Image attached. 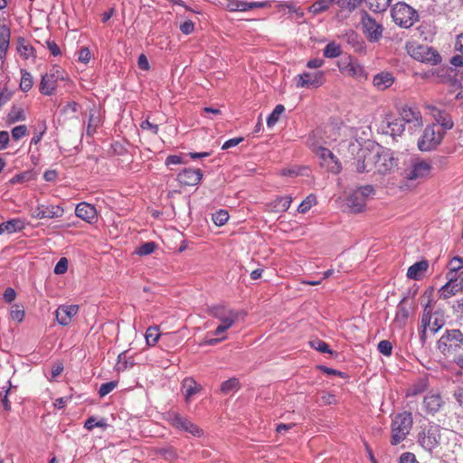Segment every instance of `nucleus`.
<instances>
[{"mask_svg":"<svg viewBox=\"0 0 463 463\" xmlns=\"http://www.w3.org/2000/svg\"><path fill=\"white\" fill-rule=\"evenodd\" d=\"M412 422V415L408 411L398 413L394 417L392 422V445H398L406 439L411 430Z\"/></svg>","mask_w":463,"mask_h":463,"instance_id":"f257e3e1","label":"nucleus"},{"mask_svg":"<svg viewBox=\"0 0 463 463\" xmlns=\"http://www.w3.org/2000/svg\"><path fill=\"white\" fill-rule=\"evenodd\" d=\"M437 348L444 355L463 351V334L458 329L447 330L439 339Z\"/></svg>","mask_w":463,"mask_h":463,"instance_id":"f03ea898","label":"nucleus"},{"mask_svg":"<svg viewBox=\"0 0 463 463\" xmlns=\"http://www.w3.org/2000/svg\"><path fill=\"white\" fill-rule=\"evenodd\" d=\"M210 315L221 321V324L213 332V335L220 336L232 326L238 317L237 312L223 306H214L210 309Z\"/></svg>","mask_w":463,"mask_h":463,"instance_id":"7ed1b4c3","label":"nucleus"},{"mask_svg":"<svg viewBox=\"0 0 463 463\" xmlns=\"http://www.w3.org/2000/svg\"><path fill=\"white\" fill-rule=\"evenodd\" d=\"M408 53L415 60L430 65L441 62L440 54L432 47L411 43L407 45Z\"/></svg>","mask_w":463,"mask_h":463,"instance_id":"20e7f679","label":"nucleus"},{"mask_svg":"<svg viewBox=\"0 0 463 463\" xmlns=\"http://www.w3.org/2000/svg\"><path fill=\"white\" fill-rule=\"evenodd\" d=\"M393 22L403 28H410L418 19L417 12L409 5L399 2L392 8Z\"/></svg>","mask_w":463,"mask_h":463,"instance_id":"39448f33","label":"nucleus"},{"mask_svg":"<svg viewBox=\"0 0 463 463\" xmlns=\"http://www.w3.org/2000/svg\"><path fill=\"white\" fill-rule=\"evenodd\" d=\"M444 131H441L438 125L432 124L425 128L421 137L418 141V147L420 151H430L435 149L444 137Z\"/></svg>","mask_w":463,"mask_h":463,"instance_id":"423d86ee","label":"nucleus"},{"mask_svg":"<svg viewBox=\"0 0 463 463\" xmlns=\"http://www.w3.org/2000/svg\"><path fill=\"white\" fill-rule=\"evenodd\" d=\"M441 440V428L437 424L422 429L418 435L419 444L428 452H432Z\"/></svg>","mask_w":463,"mask_h":463,"instance_id":"0eeeda50","label":"nucleus"},{"mask_svg":"<svg viewBox=\"0 0 463 463\" xmlns=\"http://www.w3.org/2000/svg\"><path fill=\"white\" fill-rule=\"evenodd\" d=\"M377 131L381 134L387 135L396 140L402 137L405 131V126L400 118H394L390 114H385L377 126Z\"/></svg>","mask_w":463,"mask_h":463,"instance_id":"6e6552de","label":"nucleus"},{"mask_svg":"<svg viewBox=\"0 0 463 463\" xmlns=\"http://www.w3.org/2000/svg\"><path fill=\"white\" fill-rule=\"evenodd\" d=\"M374 189L372 185H364L357 188L346 198V205L353 213L363 212L368 197L373 194Z\"/></svg>","mask_w":463,"mask_h":463,"instance_id":"1a4fd4ad","label":"nucleus"},{"mask_svg":"<svg viewBox=\"0 0 463 463\" xmlns=\"http://www.w3.org/2000/svg\"><path fill=\"white\" fill-rule=\"evenodd\" d=\"M165 420L173 427L180 430L186 431L194 437H201L203 435V430L201 428L176 411H168L165 414Z\"/></svg>","mask_w":463,"mask_h":463,"instance_id":"9d476101","label":"nucleus"},{"mask_svg":"<svg viewBox=\"0 0 463 463\" xmlns=\"http://www.w3.org/2000/svg\"><path fill=\"white\" fill-rule=\"evenodd\" d=\"M363 33L371 43H377L383 37V26L369 14L364 12L361 18Z\"/></svg>","mask_w":463,"mask_h":463,"instance_id":"9b49d317","label":"nucleus"},{"mask_svg":"<svg viewBox=\"0 0 463 463\" xmlns=\"http://www.w3.org/2000/svg\"><path fill=\"white\" fill-rule=\"evenodd\" d=\"M404 126L408 125V129L411 133L417 131L423 125L422 116L420 109L415 106L405 105L400 112Z\"/></svg>","mask_w":463,"mask_h":463,"instance_id":"f8f14e48","label":"nucleus"},{"mask_svg":"<svg viewBox=\"0 0 463 463\" xmlns=\"http://www.w3.org/2000/svg\"><path fill=\"white\" fill-rule=\"evenodd\" d=\"M431 170V165L425 160L412 159L410 166L404 171V177L407 180L415 181L427 177Z\"/></svg>","mask_w":463,"mask_h":463,"instance_id":"ddd939ff","label":"nucleus"},{"mask_svg":"<svg viewBox=\"0 0 463 463\" xmlns=\"http://www.w3.org/2000/svg\"><path fill=\"white\" fill-rule=\"evenodd\" d=\"M297 88L317 89L326 81V75L323 71L316 72H303L296 77Z\"/></svg>","mask_w":463,"mask_h":463,"instance_id":"4468645a","label":"nucleus"},{"mask_svg":"<svg viewBox=\"0 0 463 463\" xmlns=\"http://www.w3.org/2000/svg\"><path fill=\"white\" fill-rule=\"evenodd\" d=\"M377 160V151L369 149H361L355 163V168L359 173H375V162Z\"/></svg>","mask_w":463,"mask_h":463,"instance_id":"2eb2a0df","label":"nucleus"},{"mask_svg":"<svg viewBox=\"0 0 463 463\" xmlns=\"http://www.w3.org/2000/svg\"><path fill=\"white\" fill-rule=\"evenodd\" d=\"M431 304L432 299L429 298L428 302L423 306L422 316L427 314V317H430V325L428 326V328L431 334H435L445 325V318L441 311H432Z\"/></svg>","mask_w":463,"mask_h":463,"instance_id":"dca6fc26","label":"nucleus"},{"mask_svg":"<svg viewBox=\"0 0 463 463\" xmlns=\"http://www.w3.org/2000/svg\"><path fill=\"white\" fill-rule=\"evenodd\" d=\"M444 404L445 402L440 393L431 391L424 396L422 408L427 414L434 415L440 411Z\"/></svg>","mask_w":463,"mask_h":463,"instance_id":"f3484780","label":"nucleus"},{"mask_svg":"<svg viewBox=\"0 0 463 463\" xmlns=\"http://www.w3.org/2000/svg\"><path fill=\"white\" fill-rule=\"evenodd\" d=\"M64 209L61 205L38 204L32 213L35 219L60 218L63 215Z\"/></svg>","mask_w":463,"mask_h":463,"instance_id":"a211bd4d","label":"nucleus"},{"mask_svg":"<svg viewBox=\"0 0 463 463\" xmlns=\"http://www.w3.org/2000/svg\"><path fill=\"white\" fill-rule=\"evenodd\" d=\"M339 71L347 75L361 79L365 77L364 68L357 61H353L350 57L342 59L338 61Z\"/></svg>","mask_w":463,"mask_h":463,"instance_id":"6ab92c4d","label":"nucleus"},{"mask_svg":"<svg viewBox=\"0 0 463 463\" xmlns=\"http://www.w3.org/2000/svg\"><path fill=\"white\" fill-rule=\"evenodd\" d=\"M377 151V160L375 163V173L384 175L390 172L397 165L396 160L389 151Z\"/></svg>","mask_w":463,"mask_h":463,"instance_id":"aec40b11","label":"nucleus"},{"mask_svg":"<svg viewBox=\"0 0 463 463\" xmlns=\"http://www.w3.org/2000/svg\"><path fill=\"white\" fill-rule=\"evenodd\" d=\"M427 109H429L430 113L433 117L434 120L436 121V125L439 128V126L442 128L441 131H447L453 128L454 122L450 117V115L446 112L445 110H442L433 105L427 106Z\"/></svg>","mask_w":463,"mask_h":463,"instance_id":"412c9836","label":"nucleus"},{"mask_svg":"<svg viewBox=\"0 0 463 463\" xmlns=\"http://www.w3.org/2000/svg\"><path fill=\"white\" fill-rule=\"evenodd\" d=\"M203 178L200 169L184 168L177 175V181L184 185H196Z\"/></svg>","mask_w":463,"mask_h":463,"instance_id":"4be33fe9","label":"nucleus"},{"mask_svg":"<svg viewBox=\"0 0 463 463\" xmlns=\"http://www.w3.org/2000/svg\"><path fill=\"white\" fill-rule=\"evenodd\" d=\"M78 310L79 307L77 305L60 306L56 310L57 322L61 326L69 325Z\"/></svg>","mask_w":463,"mask_h":463,"instance_id":"5701e85b","label":"nucleus"},{"mask_svg":"<svg viewBox=\"0 0 463 463\" xmlns=\"http://www.w3.org/2000/svg\"><path fill=\"white\" fill-rule=\"evenodd\" d=\"M75 214L83 221L92 223L97 219L96 208L88 203L82 202L77 204Z\"/></svg>","mask_w":463,"mask_h":463,"instance_id":"b1692460","label":"nucleus"},{"mask_svg":"<svg viewBox=\"0 0 463 463\" xmlns=\"http://www.w3.org/2000/svg\"><path fill=\"white\" fill-rule=\"evenodd\" d=\"M60 76L54 75V73H46L42 76L39 90L43 95H52L57 87V81Z\"/></svg>","mask_w":463,"mask_h":463,"instance_id":"393cba45","label":"nucleus"},{"mask_svg":"<svg viewBox=\"0 0 463 463\" xmlns=\"http://www.w3.org/2000/svg\"><path fill=\"white\" fill-rule=\"evenodd\" d=\"M202 389V385L196 383L192 377H186L182 382V392L187 403H189L192 397L200 392Z\"/></svg>","mask_w":463,"mask_h":463,"instance_id":"a878e982","label":"nucleus"},{"mask_svg":"<svg viewBox=\"0 0 463 463\" xmlns=\"http://www.w3.org/2000/svg\"><path fill=\"white\" fill-rule=\"evenodd\" d=\"M290 196H279L265 205V211L269 213H284L291 204Z\"/></svg>","mask_w":463,"mask_h":463,"instance_id":"bb28decb","label":"nucleus"},{"mask_svg":"<svg viewBox=\"0 0 463 463\" xmlns=\"http://www.w3.org/2000/svg\"><path fill=\"white\" fill-rule=\"evenodd\" d=\"M449 279L448 282L441 287L439 289V298L443 299H447L451 298L452 296L456 295L458 292H459L461 289V286L458 285L457 282H455L456 277H447Z\"/></svg>","mask_w":463,"mask_h":463,"instance_id":"cd10ccee","label":"nucleus"},{"mask_svg":"<svg viewBox=\"0 0 463 463\" xmlns=\"http://www.w3.org/2000/svg\"><path fill=\"white\" fill-rule=\"evenodd\" d=\"M429 268V262L426 260H420L412 264L407 270V277L411 279L419 280L422 278Z\"/></svg>","mask_w":463,"mask_h":463,"instance_id":"c85d7f7f","label":"nucleus"},{"mask_svg":"<svg viewBox=\"0 0 463 463\" xmlns=\"http://www.w3.org/2000/svg\"><path fill=\"white\" fill-rule=\"evenodd\" d=\"M394 81V78L392 73L387 71H383L376 74L373 77V85L381 90H383L389 88Z\"/></svg>","mask_w":463,"mask_h":463,"instance_id":"c756f323","label":"nucleus"},{"mask_svg":"<svg viewBox=\"0 0 463 463\" xmlns=\"http://www.w3.org/2000/svg\"><path fill=\"white\" fill-rule=\"evenodd\" d=\"M455 50L459 52L461 55H455L450 59V63L455 67L463 66V33L457 36L455 43Z\"/></svg>","mask_w":463,"mask_h":463,"instance_id":"7c9ffc66","label":"nucleus"},{"mask_svg":"<svg viewBox=\"0 0 463 463\" xmlns=\"http://www.w3.org/2000/svg\"><path fill=\"white\" fill-rule=\"evenodd\" d=\"M428 389V381L426 379H420L414 384L410 386L407 390V396H416Z\"/></svg>","mask_w":463,"mask_h":463,"instance_id":"2f4dec72","label":"nucleus"},{"mask_svg":"<svg viewBox=\"0 0 463 463\" xmlns=\"http://www.w3.org/2000/svg\"><path fill=\"white\" fill-rule=\"evenodd\" d=\"M342 53V49L339 44L335 42H330L326 45L323 50V54L326 58H336Z\"/></svg>","mask_w":463,"mask_h":463,"instance_id":"473e14b6","label":"nucleus"},{"mask_svg":"<svg viewBox=\"0 0 463 463\" xmlns=\"http://www.w3.org/2000/svg\"><path fill=\"white\" fill-rule=\"evenodd\" d=\"M160 337L158 326H149L145 334V338L147 345L154 346Z\"/></svg>","mask_w":463,"mask_h":463,"instance_id":"72a5a7b5","label":"nucleus"},{"mask_svg":"<svg viewBox=\"0 0 463 463\" xmlns=\"http://www.w3.org/2000/svg\"><path fill=\"white\" fill-rule=\"evenodd\" d=\"M47 129V126L45 121H41L37 123L34 127L33 137L31 139V145H37L42 140L43 135L45 134Z\"/></svg>","mask_w":463,"mask_h":463,"instance_id":"f704fd0d","label":"nucleus"},{"mask_svg":"<svg viewBox=\"0 0 463 463\" xmlns=\"http://www.w3.org/2000/svg\"><path fill=\"white\" fill-rule=\"evenodd\" d=\"M10 31L7 27L4 26L0 29V56L5 54L9 46Z\"/></svg>","mask_w":463,"mask_h":463,"instance_id":"c9c22d12","label":"nucleus"},{"mask_svg":"<svg viewBox=\"0 0 463 463\" xmlns=\"http://www.w3.org/2000/svg\"><path fill=\"white\" fill-rule=\"evenodd\" d=\"M369 8L374 13L385 11L390 5L392 0H366Z\"/></svg>","mask_w":463,"mask_h":463,"instance_id":"e433bc0d","label":"nucleus"},{"mask_svg":"<svg viewBox=\"0 0 463 463\" xmlns=\"http://www.w3.org/2000/svg\"><path fill=\"white\" fill-rule=\"evenodd\" d=\"M463 268V259L460 257H454L449 263V272L447 277H456L457 273Z\"/></svg>","mask_w":463,"mask_h":463,"instance_id":"4c0bfd02","label":"nucleus"},{"mask_svg":"<svg viewBox=\"0 0 463 463\" xmlns=\"http://www.w3.org/2000/svg\"><path fill=\"white\" fill-rule=\"evenodd\" d=\"M33 87V77L26 70H21L20 89L24 92L29 91Z\"/></svg>","mask_w":463,"mask_h":463,"instance_id":"58836bf2","label":"nucleus"},{"mask_svg":"<svg viewBox=\"0 0 463 463\" xmlns=\"http://www.w3.org/2000/svg\"><path fill=\"white\" fill-rule=\"evenodd\" d=\"M5 223L6 225L5 228H7L8 233L20 232L25 227L24 222L19 218L11 219L7 222H5Z\"/></svg>","mask_w":463,"mask_h":463,"instance_id":"ea45409f","label":"nucleus"},{"mask_svg":"<svg viewBox=\"0 0 463 463\" xmlns=\"http://www.w3.org/2000/svg\"><path fill=\"white\" fill-rule=\"evenodd\" d=\"M285 108L283 105L279 104L275 107L273 111L267 118V125L269 128H272L279 121L280 115L284 112Z\"/></svg>","mask_w":463,"mask_h":463,"instance_id":"a19ab883","label":"nucleus"},{"mask_svg":"<svg viewBox=\"0 0 463 463\" xmlns=\"http://www.w3.org/2000/svg\"><path fill=\"white\" fill-rule=\"evenodd\" d=\"M346 42L353 45L356 51H363L364 49V41H362L358 34L354 33V31H351L350 33H346Z\"/></svg>","mask_w":463,"mask_h":463,"instance_id":"79ce46f5","label":"nucleus"},{"mask_svg":"<svg viewBox=\"0 0 463 463\" xmlns=\"http://www.w3.org/2000/svg\"><path fill=\"white\" fill-rule=\"evenodd\" d=\"M239 388V380L236 378H231L227 381H224L221 385V392L224 394H228L233 391L238 390Z\"/></svg>","mask_w":463,"mask_h":463,"instance_id":"37998d69","label":"nucleus"},{"mask_svg":"<svg viewBox=\"0 0 463 463\" xmlns=\"http://www.w3.org/2000/svg\"><path fill=\"white\" fill-rule=\"evenodd\" d=\"M317 204V197L315 194H309L298 205V211L300 213H306L312 206Z\"/></svg>","mask_w":463,"mask_h":463,"instance_id":"c03bdc74","label":"nucleus"},{"mask_svg":"<svg viewBox=\"0 0 463 463\" xmlns=\"http://www.w3.org/2000/svg\"><path fill=\"white\" fill-rule=\"evenodd\" d=\"M212 220L215 225L222 226L229 220L228 212L225 210H219L218 212H216L213 214Z\"/></svg>","mask_w":463,"mask_h":463,"instance_id":"a18cd8bd","label":"nucleus"},{"mask_svg":"<svg viewBox=\"0 0 463 463\" xmlns=\"http://www.w3.org/2000/svg\"><path fill=\"white\" fill-rule=\"evenodd\" d=\"M333 3L335 0H317L312 5L311 10L316 14L321 13L327 10Z\"/></svg>","mask_w":463,"mask_h":463,"instance_id":"49530a36","label":"nucleus"},{"mask_svg":"<svg viewBox=\"0 0 463 463\" xmlns=\"http://www.w3.org/2000/svg\"><path fill=\"white\" fill-rule=\"evenodd\" d=\"M156 244L154 241H146L143 243L137 250L136 253L139 256H146L154 252Z\"/></svg>","mask_w":463,"mask_h":463,"instance_id":"de8ad7c7","label":"nucleus"},{"mask_svg":"<svg viewBox=\"0 0 463 463\" xmlns=\"http://www.w3.org/2000/svg\"><path fill=\"white\" fill-rule=\"evenodd\" d=\"M420 324L421 329L420 331V340L421 344L424 345L428 338V326L430 325V317H427V314L421 317Z\"/></svg>","mask_w":463,"mask_h":463,"instance_id":"09e8293b","label":"nucleus"},{"mask_svg":"<svg viewBox=\"0 0 463 463\" xmlns=\"http://www.w3.org/2000/svg\"><path fill=\"white\" fill-rule=\"evenodd\" d=\"M335 3L342 10L348 12H353L358 7L356 0H335Z\"/></svg>","mask_w":463,"mask_h":463,"instance_id":"8fccbe9b","label":"nucleus"},{"mask_svg":"<svg viewBox=\"0 0 463 463\" xmlns=\"http://www.w3.org/2000/svg\"><path fill=\"white\" fill-rule=\"evenodd\" d=\"M310 345L312 348L324 353V354H332V350L329 348L328 345L319 339H316L310 342Z\"/></svg>","mask_w":463,"mask_h":463,"instance_id":"3c124183","label":"nucleus"},{"mask_svg":"<svg viewBox=\"0 0 463 463\" xmlns=\"http://www.w3.org/2000/svg\"><path fill=\"white\" fill-rule=\"evenodd\" d=\"M84 427L89 430H93L95 427L106 428L107 422L105 420H97L95 417H90L85 421Z\"/></svg>","mask_w":463,"mask_h":463,"instance_id":"603ef678","label":"nucleus"},{"mask_svg":"<svg viewBox=\"0 0 463 463\" xmlns=\"http://www.w3.org/2000/svg\"><path fill=\"white\" fill-rule=\"evenodd\" d=\"M377 349L382 354L390 356L392 352V345L388 340H382L379 342Z\"/></svg>","mask_w":463,"mask_h":463,"instance_id":"864d4df0","label":"nucleus"},{"mask_svg":"<svg viewBox=\"0 0 463 463\" xmlns=\"http://www.w3.org/2000/svg\"><path fill=\"white\" fill-rule=\"evenodd\" d=\"M117 387L116 382H108L105 383H102L99 389V395L100 397H104L109 392H111L115 388Z\"/></svg>","mask_w":463,"mask_h":463,"instance_id":"5fc2aeb1","label":"nucleus"},{"mask_svg":"<svg viewBox=\"0 0 463 463\" xmlns=\"http://www.w3.org/2000/svg\"><path fill=\"white\" fill-rule=\"evenodd\" d=\"M403 302H404V298L399 303V305L397 307V313L395 316V319L397 321L402 320V322H404L408 318L409 312L406 309V307L403 306Z\"/></svg>","mask_w":463,"mask_h":463,"instance_id":"6e6d98bb","label":"nucleus"},{"mask_svg":"<svg viewBox=\"0 0 463 463\" xmlns=\"http://www.w3.org/2000/svg\"><path fill=\"white\" fill-rule=\"evenodd\" d=\"M18 52L25 59L33 56V48L27 43H22L18 46Z\"/></svg>","mask_w":463,"mask_h":463,"instance_id":"4d7b16f0","label":"nucleus"},{"mask_svg":"<svg viewBox=\"0 0 463 463\" xmlns=\"http://www.w3.org/2000/svg\"><path fill=\"white\" fill-rule=\"evenodd\" d=\"M68 270V260L62 257L54 267V273L57 275L64 274Z\"/></svg>","mask_w":463,"mask_h":463,"instance_id":"13d9d810","label":"nucleus"},{"mask_svg":"<svg viewBox=\"0 0 463 463\" xmlns=\"http://www.w3.org/2000/svg\"><path fill=\"white\" fill-rule=\"evenodd\" d=\"M319 401L323 405H330L335 403V396L328 392H322L319 395Z\"/></svg>","mask_w":463,"mask_h":463,"instance_id":"bf43d9fd","label":"nucleus"},{"mask_svg":"<svg viewBox=\"0 0 463 463\" xmlns=\"http://www.w3.org/2000/svg\"><path fill=\"white\" fill-rule=\"evenodd\" d=\"M27 134V128L24 125L16 126L12 129V137L18 140Z\"/></svg>","mask_w":463,"mask_h":463,"instance_id":"052dcab7","label":"nucleus"},{"mask_svg":"<svg viewBox=\"0 0 463 463\" xmlns=\"http://www.w3.org/2000/svg\"><path fill=\"white\" fill-rule=\"evenodd\" d=\"M10 316L13 320L21 322L24 317V311L21 309L19 306L15 305L12 307Z\"/></svg>","mask_w":463,"mask_h":463,"instance_id":"680f3d73","label":"nucleus"},{"mask_svg":"<svg viewBox=\"0 0 463 463\" xmlns=\"http://www.w3.org/2000/svg\"><path fill=\"white\" fill-rule=\"evenodd\" d=\"M9 119L13 122L24 120L25 117L24 111L21 109L14 108L9 113Z\"/></svg>","mask_w":463,"mask_h":463,"instance_id":"e2e57ef3","label":"nucleus"},{"mask_svg":"<svg viewBox=\"0 0 463 463\" xmlns=\"http://www.w3.org/2000/svg\"><path fill=\"white\" fill-rule=\"evenodd\" d=\"M194 24L191 20H187L180 25V31L184 34H186V35L191 34L194 32Z\"/></svg>","mask_w":463,"mask_h":463,"instance_id":"0e129e2a","label":"nucleus"},{"mask_svg":"<svg viewBox=\"0 0 463 463\" xmlns=\"http://www.w3.org/2000/svg\"><path fill=\"white\" fill-rule=\"evenodd\" d=\"M46 47L53 56H58L61 54L60 47L54 41L48 39L46 41Z\"/></svg>","mask_w":463,"mask_h":463,"instance_id":"69168bd1","label":"nucleus"},{"mask_svg":"<svg viewBox=\"0 0 463 463\" xmlns=\"http://www.w3.org/2000/svg\"><path fill=\"white\" fill-rule=\"evenodd\" d=\"M400 463H419L413 453L405 452L400 457Z\"/></svg>","mask_w":463,"mask_h":463,"instance_id":"338daca9","label":"nucleus"},{"mask_svg":"<svg viewBox=\"0 0 463 463\" xmlns=\"http://www.w3.org/2000/svg\"><path fill=\"white\" fill-rule=\"evenodd\" d=\"M453 397L459 404V406L463 407V385L458 386L453 392Z\"/></svg>","mask_w":463,"mask_h":463,"instance_id":"774afa93","label":"nucleus"}]
</instances>
